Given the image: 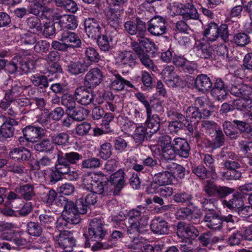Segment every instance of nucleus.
<instances>
[{
    "instance_id": "obj_1",
    "label": "nucleus",
    "mask_w": 252,
    "mask_h": 252,
    "mask_svg": "<svg viewBox=\"0 0 252 252\" xmlns=\"http://www.w3.org/2000/svg\"><path fill=\"white\" fill-rule=\"evenodd\" d=\"M147 208L139 206L129 211L127 214V233L128 235H138L142 229L148 225V217L146 215Z\"/></svg>"
},
{
    "instance_id": "obj_2",
    "label": "nucleus",
    "mask_w": 252,
    "mask_h": 252,
    "mask_svg": "<svg viewBox=\"0 0 252 252\" xmlns=\"http://www.w3.org/2000/svg\"><path fill=\"white\" fill-rule=\"evenodd\" d=\"M83 183L88 190L96 194L105 195L109 192L108 178L101 173L85 174Z\"/></svg>"
},
{
    "instance_id": "obj_3",
    "label": "nucleus",
    "mask_w": 252,
    "mask_h": 252,
    "mask_svg": "<svg viewBox=\"0 0 252 252\" xmlns=\"http://www.w3.org/2000/svg\"><path fill=\"white\" fill-rule=\"evenodd\" d=\"M203 35L207 42H214L220 37L226 42L228 41V26L226 24H221L219 26L217 23L211 22L204 29Z\"/></svg>"
},
{
    "instance_id": "obj_4",
    "label": "nucleus",
    "mask_w": 252,
    "mask_h": 252,
    "mask_svg": "<svg viewBox=\"0 0 252 252\" xmlns=\"http://www.w3.org/2000/svg\"><path fill=\"white\" fill-rule=\"evenodd\" d=\"M88 233L89 237L92 241L101 240L106 233L102 220L97 218L92 219L90 223Z\"/></svg>"
},
{
    "instance_id": "obj_5",
    "label": "nucleus",
    "mask_w": 252,
    "mask_h": 252,
    "mask_svg": "<svg viewBox=\"0 0 252 252\" xmlns=\"http://www.w3.org/2000/svg\"><path fill=\"white\" fill-rule=\"evenodd\" d=\"M166 21L165 18L157 16L148 22V32L154 36H160L165 33L166 31Z\"/></svg>"
},
{
    "instance_id": "obj_6",
    "label": "nucleus",
    "mask_w": 252,
    "mask_h": 252,
    "mask_svg": "<svg viewBox=\"0 0 252 252\" xmlns=\"http://www.w3.org/2000/svg\"><path fill=\"white\" fill-rule=\"evenodd\" d=\"M114 58L116 65L125 68L130 67L134 64L136 56L131 51H119L115 53Z\"/></svg>"
},
{
    "instance_id": "obj_7",
    "label": "nucleus",
    "mask_w": 252,
    "mask_h": 252,
    "mask_svg": "<svg viewBox=\"0 0 252 252\" xmlns=\"http://www.w3.org/2000/svg\"><path fill=\"white\" fill-rule=\"evenodd\" d=\"M111 90L121 91L124 89L126 86L133 88V85L129 81L123 78L116 70L108 75L107 81Z\"/></svg>"
},
{
    "instance_id": "obj_8",
    "label": "nucleus",
    "mask_w": 252,
    "mask_h": 252,
    "mask_svg": "<svg viewBox=\"0 0 252 252\" xmlns=\"http://www.w3.org/2000/svg\"><path fill=\"white\" fill-rule=\"evenodd\" d=\"M19 60L14 58L12 61L7 63L5 71L10 74L19 73L23 74L27 73L30 70L28 64L19 58Z\"/></svg>"
},
{
    "instance_id": "obj_9",
    "label": "nucleus",
    "mask_w": 252,
    "mask_h": 252,
    "mask_svg": "<svg viewBox=\"0 0 252 252\" xmlns=\"http://www.w3.org/2000/svg\"><path fill=\"white\" fill-rule=\"evenodd\" d=\"M96 193L93 191L84 193L83 195L77 200V207L79 210V212L81 214H84L87 213V207L90 205H94L97 200Z\"/></svg>"
},
{
    "instance_id": "obj_10",
    "label": "nucleus",
    "mask_w": 252,
    "mask_h": 252,
    "mask_svg": "<svg viewBox=\"0 0 252 252\" xmlns=\"http://www.w3.org/2000/svg\"><path fill=\"white\" fill-rule=\"evenodd\" d=\"M103 74L101 70L97 67L90 69L85 76V85L89 88H94L102 81Z\"/></svg>"
},
{
    "instance_id": "obj_11",
    "label": "nucleus",
    "mask_w": 252,
    "mask_h": 252,
    "mask_svg": "<svg viewBox=\"0 0 252 252\" xmlns=\"http://www.w3.org/2000/svg\"><path fill=\"white\" fill-rule=\"evenodd\" d=\"M125 30L131 35L137 34V37L145 35L146 27L145 23L139 18H136V24L133 21H128L125 24Z\"/></svg>"
},
{
    "instance_id": "obj_12",
    "label": "nucleus",
    "mask_w": 252,
    "mask_h": 252,
    "mask_svg": "<svg viewBox=\"0 0 252 252\" xmlns=\"http://www.w3.org/2000/svg\"><path fill=\"white\" fill-rule=\"evenodd\" d=\"M130 46L136 54L141 63L147 69L154 70L155 64L153 61L150 59L149 56L145 52L144 49L141 48L138 42L136 41L131 42Z\"/></svg>"
},
{
    "instance_id": "obj_13",
    "label": "nucleus",
    "mask_w": 252,
    "mask_h": 252,
    "mask_svg": "<svg viewBox=\"0 0 252 252\" xmlns=\"http://www.w3.org/2000/svg\"><path fill=\"white\" fill-rule=\"evenodd\" d=\"M122 6L114 4L106 11V16L109 24L116 29L121 21L120 16L123 13Z\"/></svg>"
},
{
    "instance_id": "obj_14",
    "label": "nucleus",
    "mask_w": 252,
    "mask_h": 252,
    "mask_svg": "<svg viewBox=\"0 0 252 252\" xmlns=\"http://www.w3.org/2000/svg\"><path fill=\"white\" fill-rule=\"evenodd\" d=\"M85 31L89 37L96 39L101 35V28L97 21L88 18L84 22Z\"/></svg>"
},
{
    "instance_id": "obj_15",
    "label": "nucleus",
    "mask_w": 252,
    "mask_h": 252,
    "mask_svg": "<svg viewBox=\"0 0 252 252\" xmlns=\"http://www.w3.org/2000/svg\"><path fill=\"white\" fill-rule=\"evenodd\" d=\"M58 39L65 42L69 46V48H78L81 45V40L77 34L68 31H63L60 34Z\"/></svg>"
},
{
    "instance_id": "obj_16",
    "label": "nucleus",
    "mask_w": 252,
    "mask_h": 252,
    "mask_svg": "<svg viewBox=\"0 0 252 252\" xmlns=\"http://www.w3.org/2000/svg\"><path fill=\"white\" fill-rule=\"evenodd\" d=\"M177 229L178 236L184 239H190L197 237L199 235V232L193 226L184 222L178 223Z\"/></svg>"
},
{
    "instance_id": "obj_17",
    "label": "nucleus",
    "mask_w": 252,
    "mask_h": 252,
    "mask_svg": "<svg viewBox=\"0 0 252 252\" xmlns=\"http://www.w3.org/2000/svg\"><path fill=\"white\" fill-rule=\"evenodd\" d=\"M176 217L178 220L187 219L192 221L194 223L199 222L198 219L200 214L196 212V209L193 210L189 208H181L179 209L175 213Z\"/></svg>"
},
{
    "instance_id": "obj_18",
    "label": "nucleus",
    "mask_w": 252,
    "mask_h": 252,
    "mask_svg": "<svg viewBox=\"0 0 252 252\" xmlns=\"http://www.w3.org/2000/svg\"><path fill=\"white\" fill-rule=\"evenodd\" d=\"M74 97L79 103L85 106L90 104L94 100L93 93L83 87L75 90Z\"/></svg>"
},
{
    "instance_id": "obj_19",
    "label": "nucleus",
    "mask_w": 252,
    "mask_h": 252,
    "mask_svg": "<svg viewBox=\"0 0 252 252\" xmlns=\"http://www.w3.org/2000/svg\"><path fill=\"white\" fill-rule=\"evenodd\" d=\"M204 221L206 223V226L210 229L217 230L222 228V220L214 211L206 213L204 216Z\"/></svg>"
},
{
    "instance_id": "obj_20",
    "label": "nucleus",
    "mask_w": 252,
    "mask_h": 252,
    "mask_svg": "<svg viewBox=\"0 0 252 252\" xmlns=\"http://www.w3.org/2000/svg\"><path fill=\"white\" fill-rule=\"evenodd\" d=\"M90 65V63L83 59H80L78 61L70 62L67 65V70L71 74L78 75L84 73Z\"/></svg>"
},
{
    "instance_id": "obj_21",
    "label": "nucleus",
    "mask_w": 252,
    "mask_h": 252,
    "mask_svg": "<svg viewBox=\"0 0 252 252\" xmlns=\"http://www.w3.org/2000/svg\"><path fill=\"white\" fill-rule=\"evenodd\" d=\"M174 147L180 157L187 158L189 156L190 147L188 142L182 138H175L173 142Z\"/></svg>"
},
{
    "instance_id": "obj_22",
    "label": "nucleus",
    "mask_w": 252,
    "mask_h": 252,
    "mask_svg": "<svg viewBox=\"0 0 252 252\" xmlns=\"http://www.w3.org/2000/svg\"><path fill=\"white\" fill-rule=\"evenodd\" d=\"M43 129L40 127L28 126L24 128L23 132L27 141L35 142L43 133Z\"/></svg>"
},
{
    "instance_id": "obj_23",
    "label": "nucleus",
    "mask_w": 252,
    "mask_h": 252,
    "mask_svg": "<svg viewBox=\"0 0 252 252\" xmlns=\"http://www.w3.org/2000/svg\"><path fill=\"white\" fill-rule=\"evenodd\" d=\"M57 20L61 26L70 30L76 29L78 26V22L76 17L73 15L63 14L57 17Z\"/></svg>"
},
{
    "instance_id": "obj_24",
    "label": "nucleus",
    "mask_w": 252,
    "mask_h": 252,
    "mask_svg": "<svg viewBox=\"0 0 252 252\" xmlns=\"http://www.w3.org/2000/svg\"><path fill=\"white\" fill-rule=\"evenodd\" d=\"M150 227L152 231L156 234H167L169 231L167 222L159 218L152 220Z\"/></svg>"
},
{
    "instance_id": "obj_25",
    "label": "nucleus",
    "mask_w": 252,
    "mask_h": 252,
    "mask_svg": "<svg viewBox=\"0 0 252 252\" xmlns=\"http://www.w3.org/2000/svg\"><path fill=\"white\" fill-rule=\"evenodd\" d=\"M17 124V122L14 119H9L3 123L0 128L1 139L13 136L14 132V126Z\"/></svg>"
},
{
    "instance_id": "obj_26",
    "label": "nucleus",
    "mask_w": 252,
    "mask_h": 252,
    "mask_svg": "<svg viewBox=\"0 0 252 252\" xmlns=\"http://www.w3.org/2000/svg\"><path fill=\"white\" fill-rule=\"evenodd\" d=\"M10 157L17 161L28 160L31 157L30 151L25 148H16L9 153Z\"/></svg>"
},
{
    "instance_id": "obj_27",
    "label": "nucleus",
    "mask_w": 252,
    "mask_h": 252,
    "mask_svg": "<svg viewBox=\"0 0 252 252\" xmlns=\"http://www.w3.org/2000/svg\"><path fill=\"white\" fill-rule=\"evenodd\" d=\"M195 85L199 91L205 92L211 88L212 82L206 75L200 74L196 77Z\"/></svg>"
},
{
    "instance_id": "obj_28",
    "label": "nucleus",
    "mask_w": 252,
    "mask_h": 252,
    "mask_svg": "<svg viewBox=\"0 0 252 252\" xmlns=\"http://www.w3.org/2000/svg\"><path fill=\"white\" fill-rule=\"evenodd\" d=\"M194 51L199 58L209 59L212 57L213 54L212 48L209 44L199 43L196 44L194 48Z\"/></svg>"
},
{
    "instance_id": "obj_29",
    "label": "nucleus",
    "mask_w": 252,
    "mask_h": 252,
    "mask_svg": "<svg viewBox=\"0 0 252 252\" xmlns=\"http://www.w3.org/2000/svg\"><path fill=\"white\" fill-rule=\"evenodd\" d=\"M124 172L119 169L110 176V182L118 190L121 189L125 185Z\"/></svg>"
},
{
    "instance_id": "obj_30",
    "label": "nucleus",
    "mask_w": 252,
    "mask_h": 252,
    "mask_svg": "<svg viewBox=\"0 0 252 252\" xmlns=\"http://www.w3.org/2000/svg\"><path fill=\"white\" fill-rule=\"evenodd\" d=\"M153 179L155 180V182L160 187L171 184L174 180L172 176L164 171L155 174Z\"/></svg>"
},
{
    "instance_id": "obj_31",
    "label": "nucleus",
    "mask_w": 252,
    "mask_h": 252,
    "mask_svg": "<svg viewBox=\"0 0 252 252\" xmlns=\"http://www.w3.org/2000/svg\"><path fill=\"white\" fill-rule=\"evenodd\" d=\"M147 126L153 129V132H156L160 127V121L159 116L157 114H151V110L149 113L146 112Z\"/></svg>"
},
{
    "instance_id": "obj_32",
    "label": "nucleus",
    "mask_w": 252,
    "mask_h": 252,
    "mask_svg": "<svg viewBox=\"0 0 252 252\" xmlns=\"http://www.w3.org/2000/svg\"><path fill=\"white\" fill-rule=\"evenodd\" d=\"M20 196L26 200H30L35 195L32 186L27 184L20 186L17 190Z\"/></svg>"
},
{
    "instance_id": "obj_33",
    "label": "nucleus",
    "mask_w": 252,
    "mask_h": 252,
    "mask_svg": "<svg viewBox=\"0 0 252 252\" xmlns=\"http://www.w3.org/2000/svg\"><path fill=\"white\" fill-rule=\"evenodd\" d=\"M182 16L185 20H195L198 18L196 8L192 4L189 3L184 5Z\"/></svg>"
},
{
    "instance_id": "obj_34",
    "label": "nucleus",
    "mask_w": 252,
    "mask_h": 252,
    "mask_svg": "<svg viewBox=\"0 0 252 252\" xmlns=\"http://www.w3.org/2000/svg\"><path fill=\"white\" fill-rule=\"evenodd\" d=\"M84 54L90 64L93 63H97L100 60V55L95 48L87 47L84 49Z\"/></svg>"
},
{
    "instance_id": "obj_35",
    "label": "nucleus",
    "mask_w": 252,
    "mask_h": 252,
    "mask_svg": "<svg viewBox=\"0 0 252 252\" xmlns=\"http://www.w3.org/2000/svg\"><path fill=\"white\" fill-rule=\"evenodd\" d=\"M55 3L58 6L63 7L72 13L78 10L77 4L73 0H55Z\"/></svg>"
},
{
    "instance_id": "obj_36",
    "label": "nucleus",
    "mask_w": 252,
    "mask_h": 252,
    "mask_svg": "<svg viewBox=\"0 0 252 252\" xmlns=\"http://www.w3.org/2000/svg\"><path fill=\"white\" fill-rule=\"evenodd\" d=\"M55 169L63 175L69 172L70 164L63 158V155H58V163L55 164Z\"/></svg>"
},
{
    "instance_id": "obj_37",
    "label": "nucleus",
    "mask_w": 252,
    "mask_h": 252,
    "mask_svg": "<svg viewBox=\"0 0 252 252\" xmlns=\"http://www.w3.org/2000/svg\"><path fill=\"white\" fill-rule=\"evenodd\" d=\"M251 39L248 34L244 32L235 34L233 37V42L237 46L244 47L250 42Z\"/></svg>"
},
{
    "instance_id": "obj_38",
    "label": "nucleus",
    "mask_w": 252,
    "mask_h": 252,
    "mask_svg": "<svg viewBox=\"0 0 252 252\" xmlns=\"http://www.w3.org/2000/svg\"><path fill=\"white\" fill-rule=\"evenodd\" d=\"M145 35L139 36L138 38L139 43L141 48L145 49L146 53L153 51L156 49V45L154 42L144 37Z\"/></svg>"
},
{
    "instance_id": "obj_39",
    "label": "nucleus",
    "mask_w": 252,
    "mask_h": 252,
    "mask_svg": "<svg viewBox=\"0 0 252 252\" xmlns=\"http://www.w3.org/2000/svg\"><path fill=\"white\" fill-rule=\"evenodd\" d=\"M147 134V128L143 126H138L132 134L133 138L137 143L142 142Z\"/></svg>"
},
{
    "instance_id": "obj_40",
    "label": "nucleus",
    "mask_w": 252,
    "mask_h": 252,
    "mask_svg": "<svg viewBox=\"0 0 252 252\" xmlns=\"http://www.w3.org/2000/svg\"><path fill=\"white\" fill-rule=\"evenodd\" d=\"M145 242V239L141 237H134L130 241L126 243L125 246L130 250H137L141 248Z\"/></svg>"
},
{
    "instance_id": "obj_41",
    "label": "nucleus",
    "mask_w": 252,
    "mask_h": 252,
    "mask_svg": "<svg viewBox=\"0 0 252 252\" xmlns=\"http://www.w3.org/2000/svg\"><path fill=\"white\" fill-rule=\"evenodd\" d=\"M222 203L230 209H239L243 206L242 199L236 196H233L232 198L228 201L223 200Z\"/></svg>"
},
{
    "instance_id": "obj_42",
    "label": "nucleus",
    "mask_w": 252,
    "mask_h": 252,
    "mask_svg": "<svg viewBox=\"0 0 252 252\" xmlns=\"http://www.w3.org/2000/svg\"><path fill=\"white\" fill-rule=\"evenodd\" d=\"M118 123L121 126L122 131L128 132L133 127L134 123L127 117L119 116L118 118Z\"/></svg>"
},
{
    "instance_id": "obj_43",
    "label": "nucleus",
    "mask_w": 252,
    "mask_h": 252,
    "mask_svg": "<svg viewBox=\"0 0 252 252\" xmlns=\"http://www.w3.org/2000/svg\"><path fill=\"white\" fill-rule=\"evenodd\" d=\"M58 199L60 201H63L61 204L62 205H64V211L63 213L72 211L76 212V211L78 210L77 207V202L76 203V205H75L73 202L65 199V198L63 196H59Z\"/></svg>"
},
{
    "instance_id": "obj_44",
    "label": "nucleus",
    "mask_w": 252,
    "mask_h": 252,
    "mask_svg": "<svg viewBox=\"0 0 252 252\" xmlns=\"http://www.w3.org/2000/svg\"><path fill=\"white\" fill-rule=\"evenodd\" d=\"M73 110H69V113L67 115L72 118L74 120L77 121H82L85 118V115L84 114V112L85 111L83 108L80 107H75Z\"/></svg>"
},
{
    "instance_id": "obj_45",
    "label": "nucleus",
    "mask_w": 252,
    "mask_h": 252,
    "mask_svg": "<svg viewBox=\"0 0 252 252\" xmlns=\"http://www.w3.org/2000/svg\"><path fill=\"white\" fill-rule=\"evenodd\" d=\"M96 38L97 39L98 45L101 51L107 52L110 50V41L111 40L110 37L103 35L102 36L100 35L99 37Z\"/></svg>"
},
{
    "instance_id": "obj_46",
    "label": "nucleus",
    "mask_w": 252,
    "mask_h": 252,
    "mask_svg": "<svg viewBox=\"0 0 252 252\" xmlns=\"http://www.w3.org/2000/svg\"><path fill=\"white\" fill-rule=\"evenodd\" d=\"M23 92V88L17 85L11 87L10 90L6 91L5 94L6 98L9 100H14L19 96Z\"/></svg>"
},
{
    "instance_id": "obj_47",
    "label": "nucleus",
    "mask_w": 252,
    "mask_h": 252,
    "mask_svg": "<svg viewBox=\"0 0 252 252\" xmlns=\"http://www.w3.org/2000/svg\"><path fill=\"white\" fill-rule=\"evenodd\" d=\"M77 210L76 212H69L67 213H63V215L64 218L66 219L70 224H77L80 222V218L79 214H81L79 212V209L77 208Z\"/></svg>"
},
{
    "instance_id": "obj_48",
    "label": "nucleus",
    "mask_w": 252,
    "mask_h": 252,
    "mask_svg": "<svg viewBox=\"0 0 252 252\" xmlns=\"http://www.w3.org/2000/svg\"><path fill=\"white\" fill-rule=\"evenodd\" d=\"M14 225L11 223L10 228L4 229L0 235V240L7 241H12L16 235L15 230H13Z\"/></svg>"
},
{
    "instance_id": "obj_49",
    "label": "nucleus",
    "mask_w": 252,
    "mask_h": 252,
    "mask_svg": "<svg viewBox=\"0 0 252 252\" xmlns=\"http://www.w3.org/2000/svg\"><path fill=\"white\" fill-rule=\"evenodd\" d=\"M40 222L41 225L47 229H51L55 221V218L48 214H41L39 217Z\"/></svg>"
},
{
    "instance_id": "obj_50",
    "label": "nucleus",
    "mask_w": 252,
    "mask_h": 252,
    "mask_svg": "<svg viewBox=\"0 0 252 252\" xmlns=\"http://www.w3.org/2000/svg\"><path fill=\"white\" fill-rule=\"evenodd\" d=\"M31 81L35 86H42L46 88L48 86L47 79L46 76L39 74H35L31 77Z\"/></svg>"
},
{
    "instance_id": "obj_51",
    "label": "nucleus",
    "mask_w": 252,
    "mask_h": 252,
    "mask_svg": "<svg viewBox=\"0 0 252 252\" xmlns=\"http://www.w3.org/2000/svg\"><path fill=\"white\" fill-rule=\"evenodd\" d=\"M27 24L29 28L33 29L34 32H41V23L37 17H31L27 19Z\"/></svg>"
},
{
    "instance_id": "obj_52",
    "label": "nucleus",
    "mask_w": 252,
    "mask_h": 252,
    "mask_svg": "<svg viewBox=\"0 0 252 252\" xmlns=\"http://www.w3.org/2000/svg\"><path fill=\"white\" fill-rule=\"evenodd\" d=\"M27 232L33 236H38L42 232V229L40 225L34 222H30L27 224Z\"/></svg>"
},
{
    "instance_id": "obj_53",
    "label": "nucleus",
    "mask_w": 252,
    "mask_h": 252,
    "mask_svg": "<svg viewBox=\"0 0 252 252\" xmlns=\"http://www.w3.org/2000/svg\"><path fill=\"white\" fill-rule=\"evenodd\" d=\"M112 155V145L110 143H104L101 145L100 157L104 159L109 158Z\"/></svg>"
},
{
    "instance_id": "obj_54",
    "label": "nucleus",
    "mask_w": 252,
    "mask_h": 252,
    "mask_svg": "<svg viewBox=\"0 0 252 252\" xmlns=\"http://www.w3.org/2000/svg\"><path fill=\"white\" fill-rule=\"evenodd\" d=\"M221 174L224 179L228 180H238L241 177L242 175L241 172L237 170V169L221 172Z\"/></svg>"
},
{
    "instance_id": "obj_55",
    "label": "nucleus",
    "mask_w": 252,
    "mask_h": 252,
    "mask_svg": "<svg viewBox=\"0 0 252 252\" xmlns=\"http://www.w3.org/2000/svg\"><path fill=\"white\" fill-rule=\"evenodd\" d=\"M101 165L100 160L95 158H88L83 161L82 166L85 168H95Z\"/></svg>"
},
{
    "instance_id": "obj_56",
    "label": "nucleus",
    "mask_w": 252,
    "mask_h": 252,
    "mask_svg": "<svg viewBox=\"0 0 252 252\" xmlns=\"http://www.w3.org/2000/svg\"><path fill=\"white\" fill-rule=\"evenodd\" d=\"M69 138V137L67 133L63 132L53 136L52 140L54 143L58 145H62L68 143Z\"/></svg>"
},
{
    "instance_id": "obj_57",
    "label": "nucleus",
    "mask_w": 252,
    "mask_h": 252,
    "mask_svg": "<svg viewBox=\"0 0 252 252\" xmlns=\"http://www.w3.org/2000/svg\"><path fill=\"white\" fill-rule=\"evenodd\" d=\"M45 4L36 0H33V3L31 5L28 12L35 16H40L42 9Z\"/></svg>"
},
{
    "instance_id": "obj_58",
    "label": "nucleus",
    "mask_w": 252,
    "mask_h": 252,
    "mask_svg": "<svg viewBox=\"0 0 252 252\" xmlns=\"http://www.w3.org/2000/svg\"><path fill=\"white\" fill-rule=\"evenodd\" d=\"M8 170L15 174L22 176L27 173V169L22 164H13L8 167Z\"/></svg>"
},
{
    "instance_id": "obj_59",
    "label": "nucleus",
    "mask_w": 252,
    "mask_h": 252,
    "mask_svg": "<svg viewBox=\"0 0 252 252\" xmlns=\"http://www.w3.org/2000/svg\"><path fill=\"white\" fill-rule=\"evenodd\" d=\"M127 146V143L122 138L118 137L114 141V149L118 153L125 151Z\"/></svg>"
},
{
    "instance_id": "obj_60",
    "label": "nucleus",
    "mask_w": 252,
    "mask_h": 252,
    "mask_svg": "<svg viewBox=\"0 0 252 252\" xmlns=\"http://www.w3.org/2000/svg\"><path fill=\"white\" fill-rule=\"evenodd\" d=\"M161 151L162 156L166 160H171L176 158V152L173 145L168 148L161 150Z\"/></svg>"
},
{
    "instance_id": "obj_61",
    "label": "nucleus",
    "mask_w": 252,
    "mask_h": 252,
    "mask_svg": "<svg viewBox=\"0 0 252 252\" xmlns=\"http://www.w3.org/2000/svg\"><path fill=\"white\" fill-rule=\"evenodd\" d=\"M192 172L201 180L207 178L209 174L205 167L202 165H198L194 167Z\"/></svg>"
},
{
    "instance_id": "obj_62",
    "label": "nucleus",
    "mask_w": 252,
    "mask_h": 252,
    "mask_svg": "<svg viewBox=\"0 0 252 252\" xmlns=\"http://www.w3.org/2000/svg\"><path fill=\"white\" fill-rule=\"evenodd\" d=\"M63 158L69 164H75L82 158V156L76 152H70L63 155Z\"/></svg>"
},
{
    "instance_id": "obj_63",
    "label": "nucleus",
    "mask_w": 252,
    "mask_h": 252,
    "mask_svg": "<svg viewBox=\"0 0 252 252\" xmlns=\"http://www.w3.org/2000/svg\"><path fill=\"white\" fill-rule=\"evenodd\" d=\"M21 40L25 45L33 44L36 41V36L32 32H28L21 35Z\"/></svg>"
},
{
    "instance_id": "obj_64",
    "label": "nucleus",
    "mask_w": 252,
    "mask_h": 252,
    "mask_svg": "<svg viewBox=\"0 0 252 252\" xmlns=\"http://www.w3.org/2000/svg\"><path fill=\"white\" fill-rule=\"evenodd\" d=\"M171 141V138L169 136L164 135L159 137L158 143L162 150L173 146Z\"/></svg>"
}]
</instances>
